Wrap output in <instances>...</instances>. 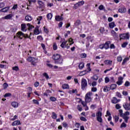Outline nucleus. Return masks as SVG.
<instances>
[{
  "label": "nucleus",
  "instance_id": "b1692460",
  "mask_svg": "<svg viewBox=\"0 0 130 130\" xmlns=\"http://www.w3.org/2000/svg\"><path fill=\"white\" fill-rule=\"evenodd\" d=\"M43 19V17L42 16H38L37 18V20L38 21V24L40 25L41 24V22H40V21Z\"/></svg>",
  "mask_w": 130,
  "mask_h": 130
},
{
  "label": "nucleus",
  "instance_id": "c03bdc74",
  "mask_svg": "<svg viewBox=\"0 0 130 130\" xmlns=\"http://www.w3.org/2000/svg\"><path fill=\"white\" fill-rule=\"evenodd\" d=\"M110 81V79H109V78L107 77L105 78V82L106 83V84L109 83Z\"/></svg>",
  "mask_w": 130,
  "mask_h": 130
},
{
  "label": "nucleus",
  "instance_id": "393cba45",
  "mask_svg": "<svg viewBox=\"0 0 130 130\" xmlns=\"http://www.w3.org/2000/svg\"><path fill=\"white\" fill-rule=\"evenodd\" d=\"M51 117L53 119H56L57 118V115L54 112H52Z\"/></svg>",
  "mask_w": 130,
  "mask_h": 130
},
{
  "label": "nucleus",
  "instance_id": "a19ab883",
  "mask_svg": "<svg viewBox=\"0 0 130 130\" xmlns=\"http://www.w3.org/2000/svg\"><path fill=\"white\" fill-rule=\"evenodd\" d=\"M53 50H56L57 49V45H56V43H54L53 45Z\"/></svg>",
  "mask_w": 130,
  "mask_h": 130
},
{
  "label": "nucleus",
  "instance_id": "052dcab7",
  "mask_svg": "<svg viewBox=\"0 0 130 130\" xmlns=\"http://www.w3.org/2000/svg\"><path fill=\"white\" fill-rule=\"evenodd\" d=\"M129 85H130V83L128 81H126L124 84L125 87H128V86H129Z\"/></svg>",
  "mask_w": 130,
  "mask_h": 130
},
{
  "label": "nucleus",
  "instance_id": "2f4dec72",
  "mask_svg": "<svg viewBox=\"0 0 130 130\" xmlns=\"http://www.w3.org/2000/svg\"><path fill=\"white\" fill-rule=\"evenodd\" d=\"M80 24H81V20H76V21L74 23L75 26H79Z\"/></svg>",
  "mask_w": 130,
  "mask_h": 130
},
{
  "label": "nucleus",
  "instance_id": "69168bd1",
  "mask_svg": "<svg viewBox=\"0 0 130 130\" xmlns=\"http://www.w3.org/2000/svg\"><path fill=\"white\" fill-rule=\"evenodd\" d=\"M127 115H129V112L126 111L123 114L124 116H127Z\"/></svg>",
  "mask_w": 130,
  "mask_h": 130
},
{
  "label": "nucleus",
  "instance_id": "7c9ffc66",
  "mask_svg": "<svg viewBox=\"0 0 130 130\" xmlns=\"http://www.w3.org/2000/svg\"><path fill=\"white\" fill-rule=\"evenodd\" d=\"M52 13H49L47 15L48 20H51L52 19Z\"/></svg>",
  "mask_w": 130,
  "mask_h": 130
},
{
  "label": "nucleus",
  "instance_id": "dca6fc26",
  "mask_svg": "<svg viewBox=\"0 0 130 130\" xmlns=\"http://www.w3.org/2000/svg\"><path fill=\"white\" fill-rule=\"evenodd\" d=\"M34 34L35 35H38L39 34H40V31H39V29L38 26H37L35 30H34Z\"/></svg>",
  "mask_w": 130,
  "mask_h": 130
},
{
  "label": "nucleus",
  "instance_id": "a211bd4d",
  "mask_svg": "<svg viewBox=\"0 0 130 130\" xmlns=\"http://www.w3.org/2000/svg\"><path fill=\"white\" fill-rule=\"evenodd\" d=\"M12 18H13V14H8L7 16H5L4 19L5 20H10V19H12Z\"/></svg>",
  "mask_w": 130,
  "mask_h": 130
},
{
  "label": "nucleus",
  "instance_id": "338daca9",
  "mask_svg": "<svg viewBox=\"0 0 130 130\" xmlns=\"http://www.w3.org/2000/svg\"><path fill=\"white\" fill-rule=\"evenodd\" d=\"M116 95L119 98H121V93L120 92H116Z\"/></svg>",
  "mask_w": 130,
  "mask_h": 130
},
{
  "label": "nucleus",
  "instance_id": "13d9d810",
  "mask_svg": "<svg viewBox=\"0 0 130 130\" xmlns=\"http://www.w3.org/2000/svg\"><path fill=\"white\" fill-rule=\"evenodd\" d=\"M81 57L82 58H86L87 57V54L85 53L81 54Z\"/></svg>",
  "mask_w": 130,
  "mask_h": 130
},
{
  "label": "nucleus",
  "instance_id": "cd10ccee",
  "mask_svg": "<svg viewBox=\"0 0 130 130\" xmlns=\"http://www.w3.org/2000/svg\"><path fill=\"white\" fill-rule=\"evenodd\" d=\"M33 59H35L36 60H37V59H36L34 57H31V56L28 57L27 60V61H29V62H32Z\"/></svg>",
  "mask_w": 130,
  "mask_h": 130
},
{
  "label": "nucleus",
  "instance_id": "de8ad7c7",
  "mask_svg": "<svg viewBox=\"0 0 130 130\" xmlns=\"http://www.w3.org/2000/svg\"><path fill=\"white\" fill-rule=\"evenodd\" d=\"M37 39L39 41H42V40H43V37L41 36H39L37 37Z\"/></svg>",
  "mask_w": 130,
  "mask_h": 130
},
{
  "label": "nucleus",
  "instance_id": "6e6d98bb",
  "mask_svg": "<svg viewBox=\"0 0 130 130\" xmlns=\"http://www.w3.org/2000/svg\"><path fill=\"white\" fill-rule=\"evenodd\" d=\"M62 125L65 128H67V127H69V125H68V123H67V122H63Z\"/></svg>",
  "mask_w": 130,
  "mask_h": 130
},
{
  "label": "nucleus",
  "instance_id": "603ef678",
  "mask_svg": "<svg viewBox=\"0 0 130 130\" xmlns=\"http://www.w3.org/2000/svg\"><path fill=\"white\" fill-rule=\"evenodd\" d=\"M123 111L122 110L120 109V110H119V113L120 114V116L121 117H122V116H123Z\"/></svg>",
  "mask_w": 130,
  "mask_h": 130
},
{
  "label": "nucleus",
  "instance_id": "39448f33",
  "mask_svg": "<svg viewBox=\"0 0 130 130\" xmlns=\"http://www.w3.org/2000/svg\"><path fill=\"white\" fill-rule=\"evenodd\" d=\"M119 37H120V39L128 40V39H129V35H128V33L122 34L120 35Z\"/></svg>",
  "mask_w": 130,
  "mask_h": 130
},
{
  "label": "nucleus",
  "instance_id": "c9c22d12",
  "mask_svg": "<svg viewBox=\"0 0 130 130\" xmlns=\"http://www.w3.org/2000/svg\"><path fill=\"white\" fill-rule=\"evenodd\" d=\"M129 58H125L123 59V61H122V66L124 65L125 63V62H126V61H127L128 60H129Z\"/></svg>",
  "mask_w": 130,
  "mask_h": 130
},
{
  "label": "nucleus",
  "instance_id": "72a5a7b5",
  "mask_svg": "<svg viewBox=\"0 0 130 130\" xmlns=\"http://www.w3.org/2000/svg\"><path fill=\"white\" fill-rule=\"evenodd\" d=\"M67 41L63 42L60 45V47H62V48H66V44H67Z\"/></svg>",
  "mask_w": 130,
  "mask_h": 130
},
{
  "label": "nucleus",
  "instance_id": "ea45409f",
  "mask_svg": "<svg viewBox=\"0 0 130 130\" xmlns=\"http://www.w3.org/2000/svg\"><path fill=\"white\" fill-rule=\"evenodd\" d=\"M43 76L46 78V80H48V79H49V76H48V74H47L46 73H44Z\"/></svg>",
  "mask_w": 130,
  "mask_h": 130
},
{
  "label": "nucleus",
  "instance_id": "a878e982",
  "mask_svg": "<svg viewBox=\"0 0 130 130\" xmlns=\"http://www.w3.org/2000/svg\"><path fill=\"white\" fill-rule=\"evenodd\" d=\"M122 117L123 119H124L125 122H126V123H127L128 121V118H129V117H128L127 116H122Z\"/></svg>",
  "mask_w": 130,
  "mask_h": 130
},
{
  "label": "nucleus",
  "instance_id": "e2e57ef3",
  "mask_svg": "<svg viewBox=\"0 0 130 130\" xmlns=\"http://www.w3.org/2000/svg\"><path fill=\"white\" fill-rule=\"evenodd\" d=\"M115 121V122H117L118 121V119H119V118L118 117V116H115L114 117Z\"/></svg>",
  "mask_w": 130,
  "mask_h": 130
},
{
  "label": "nucleus",
  "instance_id": "7ed1b4c3",
  "mask_svg": "<svg viewBox=\"0 0 130 130\" xmlns=\"http://www.w3.org/2000/svg\"><path fill=\"white\" fill-rule=\"evenodd\" d=\"M96 119L99 122L102 123L103 122V119H102V113L101 111H98L96 114Z\"/></svg>",
  "mask_w": 130,
  "mask_h": 130
},
{
  "label": "nucleus",
  "instance_id": "f03ea898",
  "mask_svg": "<svg viewBox=\"0 0 130 130\" xmlns=\"http://www.w3.org/2000/svg\"><path fill=\"white\" fill-rule=\"evenodd\" d=\"M87 86H88V83L87 82V80L83 78L81 80V89L83 91H85L86 90V88H87Z\"/></svg>",
  "mask_w": 130,
  "mask_h": 130
},
{
  "label": "nucleus",
  "instance_id": "6ab92c4d",
  "mask_svg": "<svg viewBox=\"0 0 130 130\" xmlns=\"http://www.w3.org/2000/svg\"><path fill=\"white\" fill-rule=\"evenodd\" d=\"M21 30L23 32H26L27 31V28H26L25 24H21Z\"/></svg>",
  "mask_w": 130,
  "mask_h": 130
},
{
  "label": "nucleus",
  "instance_id": "412c9836",
  "mask_svg": "<svg viewBox=\"0 0 130 130\" xmlns=\"http://www.w3.org/2000/svg\"><path fill=\"white\" fill-rule=\"evenodd\" d=\"M25 21H27V22H30L32 21V17L31 16L27 15L25 16Z\"/></svg>",
  "mask_w": 130,
  "mask_h": 130
},
{
  "label": "nucleus",
  "instance_id": "20e7f679",
  "mask_svg": "<svg viewBox=\"0 0 130 130\" xmlns=\"http://www.w3.org/2000/svg\"><path fill=\"white\" fill-rule=\"evenodd\" d=\"M91 95H92V92H88L85 95V101L86 103H90L91 101H92V99H91Z\"/></svg>",
  "mask_w": 130,
  "mask_h": 130
},
{
  "label": "nucleus",
  "instance_id": "864d4df0",
  "mask_svg": "<svg viewBox=\"0 0 130 130\" xmlns=\"http://www.w3.org/2000/svg\"><path fill=\"white\" fill-rule=\"evenodd\" d=\"M36 60H37L32 59V60L31 61V64H32L33 66H36V63H37V61H36Z\"/></svg>",
  "mask_w": 130,
  "mask_h": 130
},
{
  "label": "nucleus",
  "instance_id": "ddd939ff",
  "mask_svg": "<svg viewBox=\"0 0 130 130\" xmlns=\"http://www.w3.org/2000/svg\"><path fill=\"white\" fill-rule=\"evenodd\" d=\"M55 20L58 22H60V21H63V18L59 15H56L55 17Z\"/></svg>",
  "mask_w": 130,
  "mask_h": 130
},
{
  "label": "nucleus",
  "instance_id": "4d7b16f0",
  "mask_svg": "<svg viewBox=\"0 0 130 130\" xmlns=\"http://www.w3.org/2000/svg\"><path fill=\"white\" fill-rule=\"evenodd\" d=\"M126 126V124L124 122H122L120 125L121 128H122V127H125Z\"/></svg>",
  "mask_w": 130,
  "mask_h": 130
},
{
  "label": "nucleus",
  "instance_id": "0eeeda50",
  "mask_svg": "<svg viewBox=\"0 0 130 130\" xmlns=\"http://www.w3.org/2000/svg\"><path fill=\"white\" fill-rule=\"evenodd\" d=\"M123 107L125 110H130V104L128 103H124L123 104Z\"/></svg>",
  "mask_w": 130,
  "mask_h": 130
},
{
  "label": "nucleus",
  "instance_id": "473e14b6",
  "mask_svg": "<svg viewBox=\"0 0 130 130\" xmlns=\"http://www.w3.org/2000/svg\"><path fill=\"white\" fill-rule=\"evenodd\" d=\"M63 89H70V86L69 84H64L62 85Z\"/></svg>",
  "mask_w": 130,
  "mask_h": 130
},
{
  "label": "nucleus",
  "instance_id": "9b49d317",
  "mask_svg": "<svg viewBox=\"0 0 130 130\" xmlns=\"http://www.w3.org/2000/svg\"><path fill=\"white\" fill-rule=\"evenodd\" d=\"M120 102V99H117V98H115V97H113V99L111 100V102L112 103H113V104H116V103H118V102Z\"/></svg>",
  "mask_w": 130,
  "mask_h": 130
},
{
  "label": "nucleus",
  "instance_id": "e433bc0d",
  "mask_svg": "<svg viewBox=\"0 0 130 130\" xmlns=\"http://www.w3.org/2000/svg\"><path fill=\"white\" fill-rule=\"evenodd\" d=\"M128 44L127 42H124L122 45H121V47L123 48H125L126 47V46Z\"/></svg>",
  "mask_w": 130,
  "mask_h": 130
},
{
  "label": "nucleus",
  "instance_id": "f704fd0d",
  "mask_svg": "<svg viewBox=\"0 0 130 130\" xmlns=\"http://www.w3.org/2000/svg\"><path fill=\"white\" fill-rule=\"evenodd\" d=\"M110 90V88L107 86H105L104 88V92H108Z\"/></svg>",
  "mask_w": 130,
  "mask_h": 130
},
{
  "label": "nucleus",
  "instance_id": "bf43d9fd",
  "mask_svg": "<svg viewBox=\"0 0 130 130\" xmlns=\"http://www.w3.org/2000/svg\"><path fill=\"white\" fill-rule=\"evenodd\" d=\"M80 120H81L82 121H87V119H86L85 117H81Z\"/></svg>",
  "mask_w": 130,
  "mask_h": 130
},
{
  "label": "nucleus",
  "instance_id": "3c124183",
  "mask_svg": "<svg viewBox=\"0 0 130 130\" xmlns=\"http://www.w3.org/2000/svg\"><path fill=\"white\" fill-rule=\"evenodd\" d=\"M32 102L34 104H37V105H39V102L36 100H33Z\"/></svg>",
  "mask_w": 130,
  "mask_h": 130
},
{
  "label": "nucleus",
  "instance_id": "5fc2aeb1",
  "mask_svg": "<svg viewBox=\"0 0 130 130\" xmlns=\"http://www.w3.org/2000/svg\"><path fill=\"white\" fill-rule=\"evenodd\" d=\"M115 108L116 109H120V108H121V106H120L119 104H117L115 105Z\"/></svg>",
  "mask_w": 130,
  "mask_h": 130
},
{
  "label": "nucleus",
  "instance_id": "774afa93",
  "mask_svg": "<svg viewBox=\"0 0 130 130\" xmlns=\"http://www.w3.org/2000/svg\"><path fill=\"white\" fill-rule=\"evenodd\" d=\"M92 92H96L97 91V88L96 87H92L91 88Z\"/></svg>",
  "mask_w": 130,
  "mask_h": 130
},
{
  "label": "nucleus",
  "instance_id": "9d476101",
  "mask_svg": "<svg viewBox=\"0 0 130 130\" xmlns=\"http://www.w3.org/2000/svg\"><path fill=\"white\" fill-rule=\"evenodd\" d=\"M119 13H121V14H124V13H126V8L123 7L118 9Z\"/></svg>",
  "mask_w": 130,
  "mask_h": 130
},
{
  "label": "nucleus",
  "instance_id": "4c0bfd02",
  "mask_svg": "<svg viewBox=\"0 0 130 130\" xmlns=\"http://www.w3.org/2000/svg\"><path fill=\"white\" fill-rule=\"evenodd\" d=\"M99 9L100 11H103V10H105V7H104V6L101 5L99 7Z\"/></svg>",
  "mask_w": 130,
  "mask_h": 130
},
{
  "label": "nucleus",
  "instance_id": "1a4fd4ad",
  "mask_svg": "<svg viewBox=\"0 0 130 130\" xmlns=\"http://www.w3.org/2000/svg\"><path fill=\"white\" fill-rule=\"evenodd\" d=\"M123 77H118V81L116 82V84L118 85V86H120V85H122V83H123Z\"/></svg>",
  "mask_w": 130,
  "mask_h": 130
},
{
  "label": "nucleus",
  "instance_id": "bb28decb",
  "mask_svg": "<svg viewBox=\"0 0 130 130\" xmlns=\"http://www.w3.org/2000/svg\"><path fill=\"white\" fill-rule=\"evenodd\" d=\"M104 63L105 64H110V66H111V64H112V61L110 60H106L104 61Z\"/></svg>",
  "mask_w": 130,
  "mask_h": 130
},
{
  "label": "nucleus",
  "instance_id": "8fccbe9b",
  "mask_svg": "<svg viewBox=\"0 0 130 130\" xmlns=\"http://www.w3.org/2000/svg\"><path fill=\"white\" fill-rule=\"evenodd\" d=\"M12 70L13 71H16V72H18L19 71V67L18 66H15L12 68Z\"/></svg>",
  "mask_w": 130,
  "mask_h": 130
},
{
  "label": "nucleus",
  "instance_id": "680f3d73",
  "mask_svg": "<svg viewBox=\"0 0 130 130\" xmlns=\"http://www.w3.org/2000/svg\"><path fill=\"white\" fill-rule=\"evenodd\" d=\"M80 125H81V124H80L79 123L76 122L75 123V126L77 128H80Z\"/></svg>",
  "mask_w": 130,
  "mask_h": 130
},
{
  "label": "nucleus",
  "instance_id": "f257e3e1",
  "mask_svg": "<svg viewBox=\"0 0 130 130\" xmlns=\"http://www.w3.org/2000/svg\"><path fill=\"white\" fill-rule=\"evenodd\" d=\"M52 58L55 64H59L60 66H62L63 63V59H62V57L60 54H54L52 56Z\"/></svg>",
  "mask_w": 130,
  "mask_h": 130
},
{
  "label": "nucleus",
  "instance_id": "4be33fe9",
  "mask_svg": "<svg viewBox=\"0 0 130 130\" xmlns=\"http://www.w3.org/2000/svg\"><path fill=\"white\" fill-rule=\"evenodd\" d=\"M12 106L14 107V108H17L19 106V104L16 102H13L11 104Z\"/></svg>",
  "mask_w": 130,
  "mask_h": 130
},
{
  "label": "nucleus",
  "instance_id": "5701e85b",
  "mask_svg": "<svg viewBox=\"0 0 130 130\" xmlns=\"http://www.w3.org/2000/svg\"><path fill=\"white\" fill-rule=\"evenodd\" d=\"M115 26L116 25H115L114 22H111L109 24V26L111 29H113V27H115Z\"/></svg>",
  "mask_w": 130,
  "mask_h": 130
},
{
  "label": "nucleus",
  "instance_id": "6e6552de",
  "mask_svg": "<svg viewBox=\"0 0 130 130\" xmlns=\"http://www.w3.org/2000/svg\"><path fill=\"white\" fill-rule=\"evenodd\" d=\"M84 1L79 2L77 3H76V4H75L74 8H75V9H78V8H79V7H81V6H83V5H84Z\"/></svg>",
  "mask_w": 130,
  "mask_h": 130
},
{
  "label": "nucleus",
  "instance_id": "0e129e2a",
  "mask_svg": "<svg viewBox=\"0 0 130 130\" xmlns=\"http://www.w3.org/2000/svg\"><path fill=\"white\" fill-rule=\"evenodd\" d=\"M99 48L100 49H103L104 48V44H101L99 45Z\"/></svg>",
  "mask_w": 130,
  "mask_h": 130
},
{
  "label": "nucleus",
  "instance_id": "37998d69",
  "mask_svg": "<svg viewBox=\"0 0 130 130\" xmlns=\"http://www.w3.org/2000/svg\"><path fill=\"white\" fill-rule=\"evenodd\" d=\"M11 96H12V93H6L4 95L5 98H7V97H11Z\"/></svg>",
  "mask_w": 130,
  "mask_h": 130
},
{
  "label": "nucleus",
  "instance_id": "f3484780",
  "mask_svg": "<svg viewBox=\"0 0 130 130\" xmlns=\"http://www.w3.org/2000/svg\"><path fill=\"white\" fill-rule=\"evenodd\" d=\"M10 10V7H6L2 9H1L0 11L1 12H3V13H7Z\"/></svg>",
  "mask_w": 130,
  "mask_h": 130
},
{
  "label": "nucleus",
  "instance_id": "c85d7f7f",
  "mask_svg": "<svg viewBox=\"0 0 130 130\" xmlns=\"http://www.w3.org/2000/svg\"><path fill=\"white\" fill-rule=\"evenodd\" d=\"M116 87H117V85L116 84H113L110 85V89L111 90H114L116 89Z\"/></svg>",
  "mask_w": 130,
  "mask_h": 130
},
{
  "label": "nucleus",
  "instance_id": "79ce46f5",
  "mask_svg": "<svg viewBox=\"0 0 130 130\" xmlns=\"http://www.w3.org/2000/svg\"><path fill=\"white\" fill-rule=\"evenodd\" d=\"M4 89H7L9 87V84L7 83H4L3 85Z\"/></svg>",
  "mask_w": 130,
  "mask_h": 130
},
{
  "label": "nucleus",
  "instance_id": "4468645a",
  "mask_svg": "<svg viewBox=\"0 0 130 130\" xmlns=\"http://www.w3.org/2000/svg\"><path fill=\"white\" fill-rule=\"evenodd\" d=\"M111 33L115 39H117V38H118V35L114 30H112Z\"/></svg>",
  "mask_w": 130,
  "mask_h": 130
},
{
  "label": "nucleus",
  "instance_id": "a18cd8bd",
  "mask_svg": "<svg viewBox=\"0 0 130 130\" xmlns=\"http://www.w3.org/2000/svg\"><path fill=\"white\" fill-rule=\"evenodd\" d=\"M50 100L51 101H52V102H55V101H56V98H55V97H53V96H51L50 98Z\"/></svg>",
  "mask_w": 130,
  "mask_h": 130
},
{
  "label": "nucleus",
  "instance_id": "09e8293b",
  "mask_svg": "<svg viewBox=\"0 0 130 130\" xmlns=\"http://www.w3.org/2000/svg\"><path fill=\"white\" fill-rule=\"evenodd\" d=\"M77 109L79 110V111H82L83 110V108H82V106L78 105L77 106Z\"/></svg>",
  "mask_w": 130,
  "mask_h": 130
},
{
  "label": "nucleus",
  "instance_id": "423d86ee",
  "mask_svg": "<svg viewBox=\"0 0 130 130\" xmlns=\"http://www.w3.org/2000/svg\"><path fill=\"white\" fill-rule=\"evenodd\" d=\"M17 37H18V38H20V39H23L24 37H25V38L28 37V35H27L26 37V35L24 34V33H23L22 31H19L17 32Z\"/></svg>",
  "mask_w": 130,
  "mask_h": 130
},
{
  "label": "nucleus",
  "instance_id": "58836bf2",
  "mask_svg": "<svg viewBox=\"0 0 130 130\" xmlns=\"http://www.w3.org/2000/svg\"><path fill=\"white\" fill-rule=\"evenodd\" d=\"M27 27L28 30H32L34 28L33 25H31L30 23L27 24Z\"/></svg>",
  "mask_w": 130,
  "mask_h": 130
},
{
  "label": "nucleus",
  "instance_id": "aec40b11",
  "mask_svg": "<svg viewBox=\"0 0 130 130\" xmlns=\"http://www.w3.org/2000/svg\"><path fill=\"white\" fill-rule=\"evenodd\" d=\"M39 6H40V8H41V9H44V3H43V2H42V1H39L38 2Z\"/></svg>",
  "mask_w": 130,
  "mask_h": 130
},
{
  "label": "nucleus",
  "instance_id": "49530a36",
  "mask_svg": "<svg viewBox=\"0 0 130 130\" xmlns=\"http://www.w3.org/2000/svg\"><path fill=\"white\" fill-rule=\"evenodd\" d=\"M92 80H94V81H97L98 80V76L94 75L92 77Z\"/></svg>",
  "mask_w": 130,
  "mask_h": 130
},
{
  "label": "nucleus",
  "instance_id": "2eb2a0df",
  "mask_svg": "<svg viewBox=\"0 0 130 130\" xmlns=\"http://www.w3.org/2000/svg\"><path fill=\"white\" fill-rule=\"evenodd\" d=\"M21 124V122L19 120H16L12 122V125L14 126L15 125H20Z\"/></svg>",
  "mask_w": 130,
  "mask_h": 130
},
{
  "label": "nucleus",
  "instance_id": "c756f323",
  "mask_svg": "<svg viewBox=\"0 0 130 130\" xmlns=\"http://www.w3.org/2000/svg\"><path fill=\"white\" fill-rule=\"evenodd\" d=\"M85 67V64L83 62H81L79 65V68L80 70H83Z\"/></svg>",
  "mask_w": 130,
  "mask_h": 130
},
{
  "label": "nucleus",
  "instance_id": "f8f14e48",
  "mask_svg": "<svg viewBox=\"0 0 130 130\" xmlns=\"http://www.w3.org/2000/svg\"><path fill=\"white\" fill-rule=\"evenodd\" d=\"M110 41H107L106 42L105 44H104V47L105 49L107 50L109 49V48H110V47H109V44H110Z\"/></svg>",
  "mask_w": 130,
  "mask_h": 130
}]
</instances>
